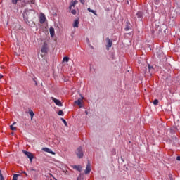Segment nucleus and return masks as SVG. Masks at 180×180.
Here are the masks:
<instances>
[{
    "mask_svg": "<svg viewBox=\"0 0 180 180\" xmlns=\"http://www.w3.org/2000/svg\"><path fill=\"white\" fill-rule=\"evenodd\" d=\"M76 155L78 158H82L84 157V151L82 150V147H79L76 150Z\"/></svg>",
    "mask_w": 180,
    "mask_h": 180,
    "instance_id": "1",
    "label": "nucleus"
},
{
    "mask_svg": "<svg viewBox=\"0 0 180 180\" xmlns=\"http://www.w3.org/2000/svg\"><path fill=\"white\" fill-rule=\"evenodd\" d=\"M33 12V10H28V9H25L24 13H23V18L25 19V20H27L28 19V16L30 15L31 13Z\"/></svg>",
    "mask_w": 180,
    "mask_h": 180,
    "instance_id": "2",
    "label": "nucleus"
},
{
    "mask_svg": "<svg viewBox=\"0 0 180 180\" xmlns=\"http://www.w3.org/2000/svg\"><path fill=\"white\" fill-rule=\"evenodd\" d=\"M82 102H84V97L81 96V98L75 101V105H78L79 108H82Z\"/></svg>",
    "mask_w": 180,
    "mask_h": 180,
    "instance_id": "3",
    "label": "nucleus"
},
{
    "mask_svg": "<svg viewBox=\"0 0 180 180\" xmlns=\"http://www.w3.org/2000/svg\"><path fill=\"white\" fill-rule=\"evenodd\" d=\"M22 153H23V154L27 155V157H28V158L30 160V162H32V160H33V154H32V153L27 152L26 150H22Z\"/></svg>",
    "mask_w": 180,
    "mask_h": 180,
    "instance_id": "4",
    "label": "nucleus"
},
{
    "mask_svg": "<svg viewBox=\"0 0 180 180\" xmlns=\"http://www.w3.org/2000/svg\"><path fill=\"white\" fill-rule=\"evenodd\" d=\"M51 100L53 101V102H54V103H56V105H57V106H63V103L60 100L54 97H51Z\"/></svg>",
    "mask_w": 180,
    "mask_h": 180,
    "instance_id": "5",
    "label": "nucleus"
},
{
    "mask_svg": "<svg viewBox=\"0 0 180 180\" xmlns=\"http://www.w3.org/2000/svg\"><path fill=\"white\" fill-rule=\"evenodd\" d=\"M39 22L41 24L44 23V22H46V15L44 14H43V13H40Z\"/></svg>",
    "mask_w": 180,
    "mask_h": 180,
    "instance_id": "6",
    "label": "nucleus"
},
{
    "mask_svg": "<svg viewBox=\"0 0 180 180\" xmlns=\"http://www.w3.org/2000/svg\"><path fill=\"white\" fill-rule=\"evenodd\" d=\"M42 151H45V153H49V154H52L53 155H56V153L53 152L51 149L49 148H43Z\"/></svg>",
    "mask_w": 180,
    "mask_h": 180,
    "instance_id": "7",
    "label": "nucleus"
},
{
    "mask_svg": "<svg viewBox=\"0 0 180 180\" xmlns=\"http://www.w3.org/2000/svg\"><path fill=\"white\" fill-rule=\"evenodd\" d=\"M48 50H49V48L47 46V44L44 43V45L42 46L41 51V53H47Z\"/></svg>",
    "mask_w": 180,
    "mask_h": 180,
    "instance_id": "8",
    "label": "nucleus"
},
{
    "mask_svg": "<svg viewBox=\"0 0 180 180\" xmlns=\"http://www.w3.org/2000/svg\"><path fill=\"white\" fill-rule=\"evenodd\" d=\"M72 168L73 169H75L76 171H79V172H81L82 169V167L81 165H71Z\"/></svg>",
    "mask_w": 180,
    "mask_h": 180,
    "instance_id": "9",
    "label": "nucleus"
},
{
    "mask_svg": "<svg viewBox=\"0 0 180 180\" xmlns=\"http://www.w3.org/2000/svg\"><path fill=\"white\" fill-rule=\"evenodd\" d=\"M91 172V163H88L85 169V174L86 175L89 174Z\"/></svg>",
    "mask_w": 180,
    "mask_h": 180,
    "instance_id": "10",
    "label": "nucleus"
},
{
    "mask_svg": "<svg viewBox=\"0 0 180 180\" xmlns=\"http://www.w3.org/2000/svg\"><path fill=\"white\" fill-rule=\"evenodd\" d=\"M106 40L108 41V45L106 46L107 50H109V48L112 47V41L109 38H107Z\"/></svg>",
    "mask_w": 180,
    "mask_h": 180,
    "instance_id": "11",
    "label": "nucleus"
},
{
    "mask_svg": "<svg viewBox=\"0 0 180 180\" xmlns=\"http://www.w3.org/2000/svg\"><path fill=\"white\" fill-rule=\"evenodd\" d=\"M49 32H50L51 37H53L55 31H54V29L52 27H50Z\"/></svg>",
    "mask_w": 180,
    "mask_h": 180,
    "instance_id": "12",
    "label": "nucleus"
},
{
    "mask_svg": "<svg viewBox=\"0 0 180 180\" xmlns=\"http://www.w3.org/2000/svg\"><path fill=\"white\" fill-rule=\"evenodd\" d=\"M87 10L89 11V12H91V13H93L96 16H98V14L96 13V11L92 10V9H91V8H89Z\"/></svg>",
    "mask_w": 180,
    "mask_h": 180,
    "instance_id": "13",
    "label": "nucleus"
},
{
    "mask_svg": "<svg viewBox=\"0 0 180 180\" xmlns=\"http://www.w3.org/2000/svg\"><path fill=\"white\" fill-rule=\"evenodd\" d=\"M79 25V21L78 20H76L73 23V27H78Z\"/></svg>",
    "mask_w": 180,
    "mask_h": 180,
    "instance_id": "14",
    "label": "nucleus"
},
{
    "mask_svg": "<svg viewBox=\"0 0 180 180\" xmlns=\"http://www.w3.org/2000/svg\"><path fill=\"white\" fill-rule=\"evenodd\" d=\"M29 115H30V116H31V120H33V117L34 116V112H33V110H30Z\"/></svg>",
    "mask_w": 180,
    "mask_h": 180,
    "instance_id": "15",
    "label": "nucleus"
},
{
    "mask_svg": "<svg viewBox=\"0 0 180 180\" xmlns=\"http://www.w3.org/2000/svg\"><path fill=\"white\" fill-rule=\"evenodd\" d=\"M75 4H74V1H72L70 4V7H69L70 11H71V9H72V8H75Z\"/></svg>",
    "mask_w": 180,
    "mask_h": 180,
    "instance_id": "16",
    "label": "nucleus"
},
{
    "mask_svg": "<svg viewBox=\"0 0 180 180\" xmlns=\"http://www.w3.org/2000/svg\"><path fill=\"white\" fill-rule=\"evenodd\" d=\"M14 124H16V122H14L12 125L10 126L11 130L16 131V127H13Z\"/></svg>",
    "mask_w": 180,
    "mask_h": 180,
    "instance_id": "17",
    "label": "nucleus"
},
{
    "mask_svg": "<svg viewBox=\"0 0 180 180\" xmlns=\"http://www.w3.org/2000/svg\"><path fill=\"white\" fill-rule=\"evenodd\" d=\"M136 16H137L138 18H143V12L139 11V12L136 13Z\"/></svg>",
    "mask_w": 180,
    "mask_h": 180,
    "instance_id": "18",
    "label": "nucleus"
},
{
    "mask_svg": "<svg viewBox=\"0 0 180 180\" xmlns=\"http://www.w3.org/2000/svg\"><path fill=\"white\" fill-rule=\"evenodd\" d=\"M63 63H68V61H70V58L65 56L63 58Z\"/></svg>",
    "mask_w": 180,
    "mask_h": 180,
    "instance_id": "19",
    "label": "nucleus"
},
{
    "mask_svg": "<svg viewBox=\"0 0 180 180\" xmlns=\"http://www.w3.org/2000/svg\"><path fill=\"white\" fill-rule=\"evenodd\" d=\"M58 115L59 116H64V112H63V110H60L58 112Z\"/></svg>",
    "mask_w": 180,
    "mask_h": 180,
    "instance_id": "20",
    "label": "nucleus"
},
{
    "mask_svg": "<svg viewBox=\"0 0 180 180\" xmlns=\"http://www.w3.org/2000/svg\"><path fill=\"white\" fill-rule=\"evenodd\" d=\"M62 122L64 123L65 126L68 127V124L67 123V121L64 120V118H61Z\"/></svg>",
    "mask_w": 180,
    "mask_h": 180,
    "instance_id": "21",
    "label": "nucleus"
},
{
    "mask_svg": "<svg viewBox=\"0 0 180 180\" xmlns=\"http://www.w3.org/2000/svg\"><path fill=\"white\" fill-rule=\"evenodd\" d=\"M18 176H19L18 174H14L12 180H18Z\"/></svg>",
    "mask_w": 180,
    "mask_h": 180,
    "instance_id": "22",
    "label": "nucleus"
},
{
    "mask_svg": "<svg viewBox=\"0 0 180 180\" xmlns=\"http://www.w3.org/2000/svg\"><path fill=\"white\" fill-rule=\"evenodd\" d=\"M18 1H22V0H12V4L14 5H16L18 4Z\"/></svg>",
    "mask_w": 180,
    "mask_h": 180,
    "instance_id": "23",
    "label": "nucleus"
},
{
    "mask_svg": "<svg viewBox=\"0 0 180 180\" xmlns=\"http://www.w3.org/2000/svg\"><path fill=\"white\" fill-rule=\"evenodd\" d=\"M153 105H158V100L155 99L153 101Z\"/></svg>",
    "mask_w": 180,
    "mask_h": 180,
    "instance_id": "24",
    "label": "nucleus"
},
{
    "mask_svg": "<svg viewBox=\"0 0 180 180\" xmlns=\"http://www.w3.org/2000/svg\"><path fill=\"white\" fill-rule=\"evenodd\" d=\"M71 13H72V15H77V11H75V10H72Z\"/></svg>",
    "mask_w": 180,
    "mask_h": 180,
    "instance_id": "25",
    "label": "nucleus"
},
{
    "mask_svg": "<svg viewBox=\"0 0 180 180\" xmlns=\"http://www.w3.org/2000/svg\"><path fill=\"white\" fill-rule=\"evenodd\" d=\"M155 4L158 5L160 4V0H155Z\"/></svg>",
    "mask_w": 180,
    "mask_h": 180,
    "instance_id": "26",
    "label": "nucleus"
},
{
    "mask_svg": "<svg viewBox=\"0 0 180 180\" xmlns=\"http://www.w3.org/2000/svg\"><path fill=\"white\" fill-rule=\"evenodd\" d=\"M80 3L84 5L85 4V0H79Z\"/></svg>",
    "mask_w": 180,
    "mask_h": 180,
    "instance_id": "27",
    "label": "nucleus"
},
{
    "mask_svg": "<svg viewBox=\"0 0 180 180\" xmlns=\"http://www.w3.org/2000/svg\"><path fill=\"white\" fill-rule=\"evenodd\" d=\"M0 180H4V176H2L1 174H0Z\"/></svg>",
    "mask_w": 180,
    "mask_h": 180,
    "instance_id": "28",
    "label": "nucleus"
},
{
    "mask_svg": "<svg viewBox=\"0 0 180 180\" xmlns=\"http://www.w3.org/2000/svg\"><path fill=\"white\" fill-rule=\"evenodd\" d=\"M169 178H170V180H173V179H172V175L170 174H169Z\"/></svg>",
    "mask_w": 180,
    "mask_h": 180,
    "instance_id": "29",
    "label": "nucleus"
},
{
    "mask_svg": "<svg viewBox=\"0 0 180 180\" xmlns=\"http://www.w3.org/2000/svg\"><path fill=\"white\" fill-rule=\"evenodd\" d=\"M73 3L75 5H76L77 4H78V1L75 0V1H73Z\"/></svg>",
    "mask_w": 180,
    "mask_h": 180,
    "instance_id": "30",
    "label": "nucleus"
},
{
    "mask_svg": "<svg viewBox=\"0 0 180 180\" xmlns=\"http://www.w3.org/2000/svg\"><path fill=\"white\" fill-rule=\"evenodd\" d=\"M34 2H35V1H34V0H31V1H30V4H34Z\"/></svg>",
    "mask_w": 180,
    "mask_h": 180,
    "instance_id": "31",
    "label": "nucleus"
},
{
    "mask_svg": "<svg viewBox=\"0 0 180 180\" xmlns=\"http://www.w3.org/2000/svg\"><path fill=\"white\" fill-rule=\"evenodd\" d=\"M2 78H4V75H2V74H0V79H2Z\"/></svg>",
    "mask_w": 180,
    "mask_h": 180,
    "instance_id": "32",
    "label": "nucleus"
},
{
    "mask_svg": "<svg viewBox=\"0 0 180 180\" xmlns=\"http://www.w3.org/2000/svg\"><path fill=\"white\" fill-rule=\"evenodd\" d=\"M176 160H177V161H180V156H177Z\"/></svg>",
    "mask_w": 180,
    "mask_h": 180,
    "instance_id": "33",
    "label": "nucleus"
},
{
    "mask_svg": "<svg viewBox=\"0 0 180 180\" xmlns=\"http://www.w3.org/2000/svg\"><path fill=\"white\" fill-rule=\"evenodd\" d=\"M148 68H149V70H150V69H151V67H150V65H148Z\"/></svg>",
    "mask_w": 180,
    "mask_h": 180,
    "instance_id": "34",
    "label": "nucleus"
},
{
    "mask_svg": "<svg viewBox=\"0 0 180 180\" xmlns=\"http://www.w3.org/2000/svg\"><path fill=\"white\" fill-rule=\"evenodd\" d=\"M87 42L89 43V39H87Z\"/></svg>",
    "mask_w": 180,
    "mask_h": 180,
    "instance_id": "35",
    "label": "nucleus"
},
{
    "mask_svg": "<svg viewBox=\"0 0 180 180\" xmlns=\"http://www.w3.org/2000/svg\"><path fill=\"white\" fill-rule=\"evenodd\" d=\"M91 49H94V46H91Z\"/></svg>",
    "mask_w": 180,
    "mask_h": 180,
    "instance_id": "36",
    "label": "nucleus"
}]
</instances>
